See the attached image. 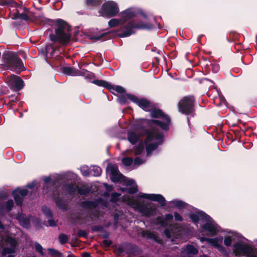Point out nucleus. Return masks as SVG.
Returning <instances> with one entry per match:
<instances>
[{"mask_svg":"<svg viewBox=\"0 0 257 257\" xmlns=\"http://www.w3.org/2000/svg\"><path fill=\"white\" fill-rule=\"evenodd\" d=\"M48 224L50 226H56V223L53 219H49L48 220Z\"/></svg>","mask_w":257,"mask_h":257,"instance_id":"obj_50","label":"nucleus"},{"mask_svg":"<svg viewBox=\"0 0 257 257\" xmlns=\"http://www.w3.org/2000/svg\"><path fill=\"white\" fill-rule=\"evenodd\" d=\"M0 229H5V227H4V225L2 224L1 221H0Z\"/></svg>","mask_w":257,"mask_h":257,"instance_id":"obj_57","label":"nucleus"},{"mask_svg":"<svg viewBox=\"0 0 257 257\" xmlns=\"http://www.w3.org/2000/svg\"><path fill=\"white\" fill-rule=\"evenodd\" d=\"M7 81L10 88L16 91L20 90L24 86V81L22 79L15 75L8 77Z\"/></svg>","mask_w":257,"mask_h":257,"instance_id":"obj_15","label":"nucleus"},{"mask_svg":"<svg viewBox=\"0 0 257 257\" xmlns=\"http://www.w3.org/2000/svg\"><path fill=\"white\" fill-rule=\"evenodd\" d=\"M194 98L192 96L184 97L179 103V111L187 115H190L193 116L194 115Z\"/></svg>","mask_w":257,"mask_h":257,"instance_id":"obj_11","label":"nucleus"},{"mask_svg":"<svg viewBox=\"0 0 257 257\" xmlns=\"http://www.w3.org/2000/svg\"><path fill=\"white\" fill-rule=\"evenodd\" d=\"M63 190L69 194H75L76 193L84 195H86L90 192V189L83 186L81 187H78L75 184H70L66 185L63 187Z\"/></svg>","mask_w":257,"mask_h":257,"instance_id":"obj_13","label":"nucleus"},{"mask_svg":"<svg viewBox=\"0 0 257 257\" xmlns=\"http://www.w3.org/2000/svg\"><path fill=\"white\" fill-rule=\"evenodd\" d=\"M113 88H111V90H110V91H111L112 90H115V91H116L117 92H118V93H123L124 92V89L120 86H113Z\"/></svg>","mask_w":257,"mask_h":257,"instance_id":"obj_43","label":"nucleus"},{"mask_svg":"<svg viewBox=\"0 0 257 257\" xmlns=\"http://www.w3.org/2000/svg\"><path fill=\"white\" fill-rule=\"evenodd\" d=\"M92 82L98 86H102L104 88H106L109 90H111V88H113L112 85L103 80H94Z\"/></svg>","mask_w":257,"mask_h":257,"instance_id":"obj_26","label":"nucleus"},{"mask_svg":"<svg viewBox=\"0 0 257 257\" xmlns=\"http://www.w3.org/2000/svg\"><path fill=\"white\" fill-rule=\"evenodd\" d=\"M111 243L112 242L110 240L105 239L103 241V244L105 246H109Z\"/></svg>","mask_w":257,"mask_h":257,"instance_id":"obj_49","label":"nucleus"},{"mask_svg":"<svg viewBox=\"0 0 257 257\" xmlns=\"http://www.w3.org/2000/svg\"><path fill=\"white\" fill-rule=\"evenodd\" d=\"M163 142V134L156 128H153L148 132L145 141L147 156H150L153 151L156 150Z\"/></svg>","mask_w":257,"mask_h":257,"instance_id":"obj_4","label":"nucleus"},{"mask_svg":"<svg viewBox=\"0 0 257 257\" xmlns=\"http://www.w3.org/2000/svg\"><path fill=\"white\" fill-rule=\"evenodd\" d=\"M8 257H14L13 255H9Z\"/></svg>","mask_w":257,"mask_h":257,"instance_id":"obj_60","label":"nucleus"},{"mask_svg":"<svg viewBox=\"0 0 257 257\" xmlns=\"http://www.w3.org/2000/svg\"><path fill=\"white\" fill-rule=\"evenodd\" d=\"M28 193V191L26 188H17L13 192L12 195L18 205L22 206L23 198Z\"/></svg>","mask_w":257,"mask_h":257,"instance_id":"obj_19","label":"nucleus"},{"mask_svg":"<svg viewBox=\"0 0 257 257\" xmlns=\"http://www.w3.org/2000/svg\"><path fill=\"white\" fill-rule=\"evenodd\" d=\"M35 249L37 250V251L39 252L41 254L44 255V252L43 251V248L42 246V245L38 242H35Z\"/></svg>","mask_w":257,"mask_h":257,"instance_id":"obj_41","label":"nucleus"},{"mask_svg":"<svg viewBox=\"0 0 257 257\" xmlns=\"http://www.w3.org/2000/svg\"><path fill=\"white\" fill-rule=\"evenodd\" d=\"M102 2V0H87L86 4L88 6H94L99 5Z\"/></svg>","mask_w":257,"mask_h":257,"instance_id":"obj_37","label":"nucleus"},{"mask_svg":"<svg viewBox=\"0 0 257 257\" xmlns=\"http://www.w3.org/2000/svg\"><path fill=\"white\" fill-rule=\"evenodd\" d=\"M153 27L151 24L137 23L134 20L130 21L125 26L116 31L117 35L121 38L127 37L135 33L136 29H151Z\"/></svg>","mask_w":257,"mask_h":257,"instance_id":"obj_5","label":"nucleus"},{"mask_svg":"<svg viewBox=\"0 0 257 257\" xmlns=\"http://www.w3.org/2000/svg\"><path fill=\"white\" fill-rule=\"evenodd\" d=\"M107 33H102L99 36H94L91 38V39L94 40L95 41H99V40H104L105 39H103V37H104Z\"/></svg>","mask_w":257,"mask_h":257,"instance_id":"obj_42","label":"nucleus"},{"mask_svg":"<svg viewBox=\"0 0 257 257\" xmlns=\"http://www.w3.org/2000/svg\"><path fill=\"white\" fill-rule=\"evenodd\" d=\"M94 230H98V229H97L96 228H94L93 229Z\"/></svg>","mask_w":257,"mask_h":257,"instance_id":"obj_61","label":"nucleus"},{"mask_svg":"<svg viewBox=\"0 0 257 257\" xmlns=\"http://www.w3.org/2000/svg\"><path fill=\"white\" fill-rule=\"evenodd\" d=\"M16 12L12 13V19H20L23 20L27 21L29 19L30 16V12L25 7L18 5L16 7Z\"/></svg>","mask_w":257,"mask_h":257,"instance_id":"obj_16","label":"nucleus"},{"mask_svg":"<svg viewBox=\"0 0 257 257\" xmlns=\"http://www.w3.org/2000/svg\"><path fill=\"white\" fill-rule=\"evenodd\" d=\"M169 204H172L174 206L179 209H182L186 208L187 204L183 201L179 200H174L169 202Z\"/></svg>","mask_w":257,"mask_h":257,"instance_id":"obj_25","label":"nucleus"},{"mask_svg":"<svg viewBox=\"0 0 257 257\" xmlns=\"http://www.w3.org/2000/svg\"><path fill=\"white\" fill-rule=\"evenodd\" d=\"M102 173L101 168L97 166H93L90 169V175L98 177L100 176Z\"/></svg>","mask_w":257,"mask_h":257,"instance_id":"obj_27","label":"nucleus"},{"mask_svg":"<svg viewBox=\"0 0 257 257\" xmlns=\"http://www.w3.org/2000/svg\"><path fill=\"white\" fill-rule=\"evenodd\" d=\"M164 233L167 238H171L172 235H174L173 234V232L168 229H165Z\"/></svg>","mask_w":257,"mask_h":257,"instance_id":"obj_46","label":"nucleus"},{"mask_svg":"<svg viewBox=\"0 0 257 257\" xmlns=\"http://www.w3.org/2000/svg\"><path fill=\"white\" fill-rule=\"evenodd\" d=\"M118 101L120 104H123L126 102V99L124 97H121L118 99Z\"/></svg>","mask_w":257,"mask_h":257,"instance_id":"obj_47","label":"nucleus"},{"mask_svg":"<svg viewBox=\"0 0 257 257\" xmlns=\"http://www.w3.org/2000/svg\"><path fill=\"white\" fill-rule=\"evenodd\" d=\"M44 181L46 184H47L50 182L51 181V178L49 176L45 177L44 178Z\"/></svg>","mask_w":257,"mask_h":257,"instance_id":"obj_51","label":"nucleus"},{"mask_svg":"<svg viewBox=\"0 0 257 257\" xmlns=\"http://www.w3.org/2000/svg\"><path fill=\"white\" fill-rule=\"evenodd\" d=\"M97 205L98 203L93 201H86L83 203V206L87 208H95Z\"/></svg>","mask_w":257,"mask_h":257,"instance_id":"obj_30","label":"nucleus"},{"mask_svg":"<svg viewBox=\"0 0 257 257\" xmlns=\"http://www.w3.org/2000/svg\"><path fill=\"white\" fill-rule=\"evenodd\" d=\"M90 255L88 252L84 253L82 255V257H90Z\"/></svg>","mask_w":257,"mask_h":257,"instance_id":"obj_55","label":"nucleus"},{"mask_svg":"<svg viewBox=\"0 0 257 257\" xmlns=\"http://www.w3.org/2000/svg\"><path fill=\"white\" fill-rule=\"evenodd\" d=\"M144 147L143 143H140L135 149V155H139L141 154L144 151Z\"/></svg>","mask_w":257,"mask_h":257,"instance_id":"obj_34","label":"nucleus"},{"mask_svg":"<svg viewBox=\"0 0 257 257\" xmlns=\"http://www.w3.org/2000/svg\"><path fill=\"white\" fill-rule=\"evenodd\" d=\"M127 98L132 101L136 103L141 108L145 111H149L151 109V103L146 99H139L137 96L130 94H127Z\"/></svg>","mask_w":257,"mask_h":257,"instance_id":"obj_17","label":"nucleus"},{"mask_svg":"<svg viewBox=\"0 0 257 257\" xmlns=\"http://www.w3.org/2000/svg\"><path fill=\"white\" fill-rule=\"evenodd\" d=\"M42 212L47 217H51L52 216V213L51 210L46 207H43L42 208Z\"/></svg>","mask_w":257,"mask_h":257,"instance_id":"obj_38","label":"nucleus"},{"mask_svg":"<svg viewBox=\"0 0 257 257\" xmlns=\"http://www.w3.org/2000/svg\"><path fill=\"white\" fill-rule=\"evenodd\" d=\"M223 239V237L220 236L214 238H211L207 240L209 241V244L217 248L218 251L224 252L225 251V249L222 245Z\"/></svg>","mask_w":257,"mask_h":257,"instance_id":"obj_20","label":"nucleus"},{"mask_svg":"<svg viewBox=\"0 0 257 257\" xmlns=\"http://www.w3.org/2000/svg\"><path fill=\"white\" fill-rule=\"evenodd\" d=\"M120 195L118 193H112L111 195L110 201L113 202H116L119 199Z\"/></svg>","mask_w":257,"mask_h":257,"instance_id":"obj_39","label":"nucleus"},{"mask_svg":"<svg viewBox=\"0 0 257 257\" xmlns=\"http://www.w3.org/2000/svg\"><path fill=\"white\" fill-rule=\"evenodd\" d=\"M146 160L145 158H143L140 157H138L135 158L133 163V166L137 167L139 165L145 163Z\"/></svg>","mask_w":257,"mask_h":257,"instance_id":"obj_32","label":"nucleus"},{"mask_svg":"<svg viewBox=\"0 0 257 257\" xmlns=\"http://www.w3.org/2000/svg\"><path fill=\"white\" fill-rule=\"evenodd\" d=\"M31 216H27L24 214H19L17 216L20 225L24 228H28L30 227Z\"/></svg>","mask_w":257,"mask_h":257,"instance_id":"obj_22","label":"nucleus"},{"mask_svg":"<svg viewBox=\"0 0 257 257\" xmlns=\"http://www.w3.org/2000/svg\"><path fill=\"white\" fill-rule=\"evenodd\" d=\"M129 246L134 249H136L138 248V247L135 245H129Z\"/></svg>","mask_w":257,"mask_h":257,"instance_id":"obj_56","label":"nucleus"},{"mask_svg":"<svg viewBox=\"0 0 257 257\" xmlns=\"http://www.w3.org/2000/svg\"><path fill=\"white\" fill-rule=\"evenodd\" d=\"M80 171L82 174L84 176H88L90 175V170L87 166H83L81 167Z\"/></svg>","mask_w":257,"mask_h":257,"instance_id":"obj_36","label":"nucleus"},{"mask_svg":"<svg viewBox=\"0 0 257 257\" xmlns=\"http://www.w3.org/2000/svg\"><path fill=\"white\" fill-rule=\"evenodd\" d=\"M138 197L141 198L157 201L160 204L161 206H165L166 204V200L163 196L161 194L140 193Z\"/></svg>","mask_w":257,"mask_h":257,"instance_id":"obj_18","label":"nucleus"},{"mask_svg":"<svg viewBox=\"0 0 257 257\" xmlns=\"http://www.w3.org/2000/svg\"><path fill=\"white\" fill-rule=\"evenodd\" d=\"M122 163L126 167L130 166L131 165H133L134 161L132 158L125 157L123 158L121 160Z\"/></svg>","mask_w":257,"mask_h":257,"instance_id":"obj_33","label":"nucleus"},{"mask_svg":"<svg viewBox=\"0 0 257 257\" xmlns=\"http://www.w3.org/2000/svg\"><path fill=\"white\" fill-rule=\"evenodd\" d=\"M63 176L62 175H57L56 177V179L55 181H58L59 180H62L63 179Z\"/></svg>","mask_w":257,"mask_h":257,"instance_id":"obj_54","label":"nucleus"},{"mask_svg":"<svg viewBox=\"0 0 257 257\" xmlns=\"http://www.w3.org/2000/svg\"><path fill=\"white\" fill-rule=\"evenodd\" d=\"M198 252V249L193 245L188 244L185 248H183L181 251L182 257H193V255L197 254Z\"/></svg>","mask_w":257,"mask_h":257,"instance_id":"obj_21","label":"nucleus"},{"mask_svg":"<svg viewBox=\"0 0 257 257\" xmlns=\"http://www.w3.org/2000/svg\"><path fill=\"white\" fill-rule=\"evenodd\" d=\"M63 71L66 74L73 76H82L85 77L86 79H91L93 77L92 73L85 69L78 70L73 67H66L63 68Z\"/></svg>","mask_w":257,"mask_h":257,"instance_id":"obj_14","label":"nucleus"},{"mask_svg":"<svg viewBox=\"0 0 257 257\" xmlns=\"http://www.w3.org/2000/svg\"><path fill=\"white\" fill-rule=\"evenodd\" d=\"M141 235L143 237L147 239H155L156 236L154 234L148 230H143L141 232Z\"/></svg>","mask_w":257,"mask_h":257,"instance_id":"obj_29","label":"nucleus"},{"mask_svg":"<svg viewBox=\"0 0 257 257\" xmlns=\"http://www.w3.org/2000/svg\"><path fill=\"white\" fill-rule=\"evenodd\" d=\"M227 235L224 236V244L226 246L231 245L232 241L234 239V237L236 236V234L232 231H227Z\"/></svg>","mask_w":257,"mask_h":257,"instance_id":"obj_23","label":"nucleus"},{"mask_svg":"<svg viewBox=\"0 0 257 257\" xmlns=\"http://www.w3.org/2000/svg\"><path fill=\"white\" fill-rule=\"evenodd\" d=\"M212 71L214 73L217 72L219 70V66L218 64L213 63L211 64Z\"/></svg>","mask_w":257,"mask_h":257,"instance_id":"obj_45","label":"nucleus"},{"mask_svg":"<svg viewBox=\"0 0 257 257\" xmlns=\"http://www.w3.org/2000/svg\"><path fill=\"white\" fill-rule=\"evenodd\" d=\"M35 186V184L34 182H32L31 184H29L27 185V187L30 189H32Z\"/></svg>","mask_w":257,"mask_h":257,"instance_id":"obj_53","label":"nucleus"},{"mask_svg":"<svg viewBox=\"0 0 257 257\" xmlns=\"http://www.w3.org/2000/svg\"><path fill=\"white\" fill-rule=\"evenodd\" d=\"M139 136L134 132H128L127 133V139L132 144L134 145L137 143L139 140Z\"/></svg>","mask_w":257,"mask_h":257,"instance_id":"obj_24","label":"nucleus"},{"mask_svg":"<svg viewBox=\"0 0 257 257\" xmlns=\"http://www.w3.org/2000/svg\"><path fill=\"white\" fill-rule=\"evenodd\" d=\"M67 257H76V256L73 255H72V254H69Z\"/></svg>","mask_w":257,"mask_h":257,"instance_id":"obj_59","label":"nucleus"},{"mask_svg":"<svg viewBox=\"0 0 257 257\" xmlns=\"http://www.w3.org/2000/svg\"><path fill=\"white\" fill-rule=\"evenodd\" d=\"M107 172L109 174L111 181L113 182H117L123 180L126 182V185L128 187L126 189L120 188V189L124 192L126 191L130 194H134L138 191L137 185L132 179H126L119 173L118 168L114 165L109 164L106 168Z\"/></svg>","mask_w":257,"mask_h":257,"instance_id":"obj_2","label":"nucleus"},{"mask_svg":"<svg viewBox=\"0 0 257 257\" xmlns=\"http://www.w3.org/2000/svg\"><path fill=\"white\" fill-rule=\"evenodd\" d=\"M3 60L7 69L19 73L24 70L22 61L14 53H5L3 54Z\"/></svg>","mask_w":257,"mask_h":257,"instance_id":"obj_7","label":"nucleus"},{"mask_svg":"<svg viewBox=\"0 0 257 257\" xmlns=\"http://www.w3.org/2000/svg\"><path fill=\"white\" fill-rule=\"evenodd\" d=\"M49 254L52 256H58V257H62V254L59 252L57 250L49 248L48 249Z\"/></svg>","mask_w":257,"mask_h":257,"instance_id":"obj_31","label":"nucleus"},{"mask_svg":"<svg viewBox=\"0 0 257 257\" xmlns=\"http://www.w3.org/2000/svg\"><path fill=\"white\" fill-rule=\"evenodd\" d=\"M152 117L158 118L157 120H152L151 122L152 124H157L165 131H167L169 128L170 123V119L166 115H165L163 112L159 109H151L150 112Z\"/></svg>","mask_w":257,"mask_h":257,"instance_id":"obj_9","label":"nucleus"},{"mask_svg":"<svg viewBox=\"0 0 257 257\" xmlns=\"http://www.w3.org/2000/svg\"><path fill=\"white\" fill-rule=\"evenodd\" d=\"M173 218V215L171 214H167L165 215V219L166 221L172 220Z\"/></svg>","mask_w":257,"mask_h":257,"instance_id":"obj_48","label":"nucleus"},{"mask_svg":"<svg viewBox=\"0 0 257 257\" xmlns=\"http://www.w3.org/2000/svg\"><path fill=\"white\" fill-rule=\"evenodd\" d=\"M233 253L236 256H245L246 257H257V249L251 245L237 242L233 246Z\"/></svg>","mask_w":257,"mask_h":257,"instance_id":"obj_8","label":"nucleus"},{"mask_svg":"<svg viewBox=\"0 0 257 257\" xmlns=\"http://www.w3.org/2000/svg\"><path fill=\"white\" fill-rule=\"evenodd\" d=\"M161 226L163 227H165L166 226L165 222L163 220L161 221Z\"/></svg>","mask_w":257,"mask_h":257,"instance_id":"obj_58","label":"nucleus"},{"mask_svg":"<svg viewBox=\"0 0 257 257\" xmlns=\"http://www.w3.org/2000/svg\"><path fill=\"white\" fill-rule=\"evenodd\" d=\"M122 199L128 205L132 206L135 210L140 212L143 216L149 217L154 215L156 213V207L141 204L134 197H130L128 195L124 196L122 197Z\"/></svg>","mask_w":257,"mask_h":257,"instance_id":"obj_6","label":"nucleus"},{"mask_svg":"<svg viewBox=\"0 0 257 257\" xmlns=\"http://www.w3.org/2000/svg\"><path fill=\"white\" fill-rule=\"evenodd\" d=\"M174 218H175V220L179 221H182L183 220L182 217L181 216V215L179 213H178L177 212H174Z\"/></svg>","mask_w":257,"mask_h":257,"instance_id":"obj_44","label":"nucleus"},{"mask_svg":"<svg viewBox=\"0 0 257 257\" xmlns=\"http://www.w3.org/2000/svg\"><path fill=\"white\" fill-rule=\"evenodd\" d=\"M188 121L189 122V118L188 117Z\"/></svg>","mask_w":257,"mask_h":257,"instance_id":"obj_62","label":"nucleus"},{"mask_svg":"<svg viewBox=\"0 0 257 257\" xmlns=\"http://www.w3.org/2000/svg\"><path fill=\"white\" fill-rule=\"evenodd\" d=\"M190 218L197 225L199 221L204 223L201 226L202 231L208 232L207 234L210 236H214L220 231V227L209 216L203 211H199L191 214Z\"/></svg>","mask_w":257,"mask_h":257,"instance_id":"obj_1","label":"nucleus"},{"mask_svg":"<svg viewBox=\"0 0 257 257\" xmlns=\"http://www.w3.org/2000/svg\"><path fill=\"white\" fill-rule=\"evenodd\" d=\"M119 12L117 4L113 1H108L102 6L101 15L103 17H113Z\"/></svg>","mask_w":257,"mask_h":257,"instance_id":"obj_12","label":"nucleus"},{"mask_svg":"<svg viewBox=\"0 0 257 257\" xmlns=\"http://www.w3.org/2000/svg\"><path fill=\"white\" fill-rule=\"evenodd\" d=\"M45 51L47 57L50 58L53 56L55 49L52 45H47L45 47Z\"/></svg>","mask_w":257,"mask_h":257,"instance_id":"obj_28","label":"nucleus"},{"mask_svg":"<svg viewBox=\"0 0 257 257\" xmlns=\"http://www.w3.org/2000/svg\"><path fill=\"white\" fill-rule=\"evenodd\" d=\"M54 198L56 204L59 208L61 209H66L65 204L63 200H59L57 197H55Z\"/></svg>","mask_w":257,"mask_h":257,"instance_id":"obj_35","label":"nucleus"},{"mask_svg":"<svg viewBox=\"0 0 257 257\" xmlns=\"http://www.w3.org/2000/svg\"><path fill=\"white\" fill-rule=\"evenodd\" d=\"M59 239L60 240V242L62 244H64L67 242L68 240V237L67 235L65 234H61L59 235Z\"/></svg>","mask_w":257,"mask_h":257,"instance_id":"obj_40","label":"nucleus"},{"mask_svg":"<svg viewBox=\"0 0 257 257\" xmlns=\"http://www.w3.org/2000/svg\"><path fill=\"white\" fill-rule=\"evenodd\" d=\"M135 12L132 8L128 9L120 13V19H112L108 22L109 27L112 28L120 26L135 16Z\"/></svg>","mask_w":257,"mask_h":257,"instance_id":"obj_10","label":"nucleus"},{"mask_svg":"<svg viewBox=\"0 0 257 257\" xmlns=\"http://www.w3.org/2000/svg\"><path fill=\"white\" fill-rule=\"evenodd\" d=\"M211 238H207V237H201L200 238V240L202 241V242H203L204 241H206L208 244H209V241L207 240V239H210Z\"/></svg>","mask_w":257,"mask_h":257,"instance_id":"obj_52","label":"nucleus"},{"mask_svg":"<svg viewBox=\"0 0 257 257\" xmlns=\"http://www.w3.org/2000/svg\"><path fill=\"white\" fill-rule=\"evenodd\" d=\"M54 23L56 26L55 35L50 34V40L53 42L58 41L63 45H67L70 41V28L65 22L61 19L57 20Z\"/></svg>","mask_w":257,"mask_h":257,"instance_id":"obj_3","label":"nucleus"}]
</instances>
